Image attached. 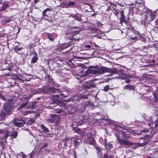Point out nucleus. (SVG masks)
<instances>
[{
  "mask_svg": "<svg viewBox=\"0 0 158 158\" xmlns=\"http://www.w3.org/2000/svg\"><path fill=\"white\" fill-rule=\"evenodd\" d=\"M89 71L94 74H101L104 73H111L112 70L111 69L106 67L102 66L100 68H97L96 66H91Z\"/></svg>",
  "mask_w": 158,
  "mask_h": 158,
  "instance_id": "nucleus-1",
  "label": "nucleus"
},
{
  "mask_svg": "<svg viewBox=\"0 0 158 158\" xmlns=\"http://www.w3.org/2000/svg\"><path fill=\"white\" fill-rule=\"evenodd\" d=\"M130 77V75L126 74L124 71L123 69H119V78L125 80V82L128 83L130 82L131 80L129 79Z\"/></svg>",
  "mask_w": 158,
  "mask_h": 158,
  "instance_id": "nucleus-2",
  "label": "nucleus"
},
{
  "mask_svg": "<svg viewBox=\"0 0 158 158\" xmlns=\"http://www.w3.org/2000/svg\"><path fill=\"white\" fill-rule=\"evenodd\" d=\"M119 6L122 7V8H120V9L121 10L120 11V15L121 16L120 17V23L121 24L124 23L125 25H126L127 24V22L126 21V18L124 14L123 11V10L125 9L126 7V4L124 2H123L122 4L119 3Z\"/></svg>",
  "mask_w": 158,
  "mask_h": 158,
  "instance_id": "nucleus-3",
  "label": "nucleus"
},
{
  "mask_svg": "<svg viewBox=\"0 0 158 158\" xmlns=\"http://www.w3.org/2000/svg\"><path fill=\"white\" fill-rule=\"evenodd\" d=\"M155 16L154 13L152 12L150 13L148 15H146L144 18L145 22L148 23L152 21L154 19Z\"/></svg>",
  "mask_w": 158,
  "mask_h": 158,
  "instance_id": "nucleus-4",
  "label": "nucleus"
},
{
  "mask_svg": "<svg viewBox=\"0 0 158 158\" xmlns=\"http://www.w3.org/2000/svg\"><path fill=\"white\" fill-rule=\"evenodd\" d=\"M119 143L122 145L127 146L133 145V143L127 139H119Z\"/></svg>",
  "mask_w": 158,
  "mask_h": 158,
  "instance_id": "nucleus-5",
  "label": "nucleus"
},
{
  "mask_svg": "<svg viewBox=\"0 0 158 158\" xmlns=\"http://www.w3.org/2000/svg\"><path fill=\"white\" fill-rule=\"evenodd\" d=\"M3 109L7 114H10L12 112L11 105L10 104H5L4 106Z\"/></svg>",
  "mask_w": 158,
  "mask_h": 158,
  "instance_id": "nucleus-6",
  "label": "nucleus"
},
{
  "mask_svg": "<svg viewBox=\"0 0 158 158\" xmlns=\"http://www.w3.org/2000/svg\"><path fill=\"white\" fill-rule=\"evenodd\" d=\"M104 145L107 151H109L110 149L113 147L112 145L110 143L106 142V139H104Z\"/></svg>",
  "mask_w": 158,
  "mask_h": 158,
  "instance_id": "nucleus-7",
  "label": "nucleus"
},
{
  "mask_svg": "<svg viewBox=\"0 0 158 158\" xmlns=\"http://www.w3.org/2000/svg\"><path fill=\"white\" fill-rule=\"evenodd\" d=\"M58 118V116L56 114H54L52 118L48 119L47 121L50 123H52L55 122Z\"/></svg>",
  "mask_w": 158,
  "mask_h": 158,
  "instance_id": "nucleus-8",
  "label": "nucleus"
},
{
  "mask_svg": "<svg viewBox=\"0 0 158 158\" xmlns=\"http://www.w3.org/2000/svg\"><path fill=\"white\" fill-rule=\"evenodd\" d=\"M151 137V135H149L146 134L144 135L143 137H141L140 138V139H143L144 140H146V141L145 142V144H147L148 143V142L150 139V138Z\"/></svg>",
  "mask_w": 158,
  "mask_h": 158,
  "instance_id": "nucleus-9",
  "label": "nucleus"
},
{
  "mask_svg": "<svg viewBox=\"0 0 158 158\" xmlns=\"http://www.w3.org/2000/svg\"><path fill=\"white\" fill-rule=\"evenodd\" d=\"M135 34L136 35V36L134 37H130V40H138V38H139V39L141 38V35L138 31H136L135 33Z\"/></svg>",
  "mask_w": 158,
  "mask_h": 158,
  "instance_id": "nucleus-10",
  "label": "nucleus"
},
{
  "mask_svg": "<svg viewBox=\"0 0 158 158\" xmlns=\"http://www.w3.org/2000/svg\"><path fill=\"white\" fill-rule=\"evenodd\" d=\"M15 125V126L18 127H20L22 126H24V125H26V124L24 123V122H21L20 121H15L14 123Z\"/></svg>",
  "mask_w": 158,
  "mask_h": 158,
  "instance_id": "nucleus-11",
  "label": "nucleus"
},
{
  "mask_svg": "<svg viewBox=\"0 0 158 158\" xmlns=\"http://www.w3.org/2000/svg\"><path fill=\"white\" fill-rule=\"evenodd\" d=\"M41 127L42 130L44 131V132L45 133H46L50 135L51 134V132L48 129V128L46 127L44 125H41Z\"/></svg>",
  "mask_w": 158,
  "mask_h": 158,
  "instance_id": "nucleus-12",
  "label": "nucleus"
},
{
  "mask_svg": "<svg viewBox=\"0 0 158 158\" xmlns=\"http://www.w3.org/2000/svg\"><path fill=\"white\" fill-rule=\"evenodd\" d=\"M0 133L5 134L3 138L6 139L9 135V132L8 131H6L5 129L0 130Z\"/></svg>",
  "mask_w": 158,
  "mask_h": 158,
  "instance_id": "nucleus-13",
  "label": "nucleus"
},
{
  "mask_svg": "<svg viewBox=\"0 0 158 158\" xmlns=\"http://www.w3.org/2000/svg\"><path fill=\"white\" fill-rule=\"evenodd\" d=\"M150 131L151 135H152L155 133V131L153 130V129H143L142 130V132L144 133H147L149 131Z\"/></svg>",
  "mask_w": 158,
  "mask_h": 158,
  "instance_id": "nucleus-14",
  "label": "nucleus"
},
{
  "mask_svg": "<svg viewBox=\"0 0 158 158\" xmlns=\"http://www.w3.org/2000/svg\"><path fill=\"white\" fill-rule=\"evenodd\" d=\"M145 3L144 2V1H142L141 2H138L136 1L135 2V4L133 3H130L129 4H128V5L131 6H133L135 4V6H136L137 7H138L139 6L140 4H144Z\"/></svg>",
  "mask_w": 158,
  "mask_h": 158,
  "instance_id": "nucleus-15",
  "label": "nucleus"
},
{
  "mask_svg": "<svg viewBox=\"0 0 158 158\" xmlns=\"http://www.w3.org/2000/svg\"><path fill=\"white\" fill-rule=\"evenodd\" d=\"M124 89H129L130 90H134V87L133 85L131 84H127L124 86Z\"/></svg>",
  "mask_w": 158,
  "mask_h": 158,
  "instance_id": "nucleus-16",
  "label": "nucleus"
},
{
  "mask_svg": "<svg viewBox=\"0 0 158 158\" xmlns=\"http://www.w3.org/2000/svg\"><path fill=\"white\" fill-rule=\"evenodd\" d=\"M152 12V10H151L146 7L144 8L143 12L144 14H146V15H148Z\"/></svg>",
  "mask_w": 158,
  "mask_h": 158,
  "instance_id": "nucleus-17",
  "label": "nucleus"
},
{
  "mask_svg": "<svg viewBox=\"0 0 158 158\" xmlns=\"http://www.w3.org/2000/svg\"><path fill=\"white\" fill-rule=\"evenodd\" d=\"M8 6L7 3H5L3 4L2 7L0 9V11H3Z\"/></svg>",
  "mask_w": 158,
  "mask_h": 158,
  "instance_id": "nucleus-18",
  "label": "nucleus"
},
{
  "mask_svg": "<svg viewBox=\"0 0 158 158\" xmlns=\"http://www.w3.org/2000/svg\"><path fill=\"white\" fill-rule=\"evenodd\" d=\"M47 35L48 36V38L50 40L53 41L54 40V36L51 34L47 33Z\"/></svg>",
  "mask_w": 158,
  "mask_h": 158,
  "instance_id": "nucleus-19",
  "label": "nucleus"
},
{
  "mask_svg": "<svg viewBox=\"0 0 158 158\" xmlns=\"http://www.w3.org/2000/svg\"><path fill=\"white\" fill-rule=\"evenodd\" d=\"M134 144V146L133 147L135 148H136L142 146H143V143H135L134 144Z\"/></svg>",
  "mask_w": 158,
  "mask_h": 158,
  "instance_id": "nucleus-20",
  "label": "nucleus"
},
{
  "mask_svg": "<svg viewBox=\"0 0 158 158\" xmlns=\"http://www.w3.org/2000/svg\"><path fill=\"white\" fill-rule=\"evenodd\" d=\"M38 59V58L37 56V53H35V56L33 57L32 60L31 61V63H35Z\"/></svg>",
  "mask_w": 158,
  "mask_h": 158,
  "instance_id": "nucleus-21",
  "label": "nucleus"
},
{
  "mask_svg": "<svg viewBox=\"0 0 158 158\" xmlns=\"http://www.w3.org/2000/svg\"><path fill=\"white\" fill-rule=\"evenodd\" d=\"M103 158H113V156L111 155H109L107 153H105L104 154Z\"/></svg>",
  "mask_w": 158,
  "mask_h": 158,
  "instance_id": "nucleus-22",
  "label": "nucleus"
},
{
  "mask_svg": "<svg viewBox=\"0 0 158 158\" xmlns=\"http://www.w3.org/2000/svg\"><path fill=\"white\" fill-rule=\"evenodd\" d=\"M154 98V101L155 102H157L158 101V98L157 97V94L156 93H154L153 94Z\"/></svg>",
  "mask_w": 158,
  "mask_h": 158,
  "instance_id": "nucleus-23",
  "label": "nucleus"
},
{
  "mask_svg": "<svg viewBox=\"0 0 158 158\" xmlns=\"http://www.w3.org/2000/svg\"><path fill=\"white\" fill-rule=\"evenodd\" d=\"M121 31V34L120 35V36L121 39L125 38L126 36V34L124 32H123L121 30H120Z\"/></svg>",
  "mask_w": 158,
  "mask_h": 158,
  "instance_id": "nucleus-24",
  "label": "nucleus"
},
{
  "mask_svg": "<svg viewBox=\"0 0 158 158\" xmlns=\"http://www.w3.org/2000/svg\"><path fill=\"white\" fill-rule=\"evenodd\" d=\"M79 141L74 140V145L75 147H77L79 145Z\"/></svg>",
  "mask_w": 158,
  "mask_h": 158,
  "instance_id": "nucleus-25",
  "label": "nucleus"
},
{
  "mask_svg": "<svg viewBox=\"0 0 158 158\" xmlns=\"http://www.w3.org/2000/svg\"><path fill=\"white\" fill-rule=\"evenodd\" d=\"M28 104L27 101L26 102L23 103L19 106V108H22L24 107L25 106H26Z\"/></svg>",
  "mask_w": 158,
  "mask_h": 158,
  "instance_id": "nucleus-26",
  "label": "nucleus"
},
{
  "mask_svg": "<svg viewBox=\"0 0 158 158\" xmlns=\"http://www.w3.org/2000/svg\"><path fill=\"white\" fill-rule=\"evenodd\" d=\"M75 5V3L73 1H70L69 2L68 6H71Z\"/></svg>",
  "mask_w": 158,
  "mask_h": 158,
  "instance_id": "nucleus-27",
  "label": "nucleus"
},
{
  "mask_svg": "<svg viewBox=\"0 0 158 158\" xmlns=\"http://www.w3.org/2000/svg\"><path fill=\"white\" fill-rule=\"evenodd\" d=\"M89 140H90L89 144H90L93 145L94 143V140L93 138H89Z\"/></svg>",
  "mask_w": 158,
  "mask_h": 158,
  "instance_id": "nucleus-28",
  "label": "nucleus"
},
{
  "mask_svg": "<svg viewBox=\"0 0 158 158\" xmlns=\"http://www.w3.org/2000/svg\"><path fill=\"white\" fill-rule=\"evenodd\" d=\"M119 134H121L122 135V134H123V135L124 137L125 138L127 137V136L126 135V134L125 133V132H123L122 131H120L119 130Z\"/></svg>",
  "mask_w": 158,
  "mask_h": 158,
  "instance_id": "nucleus-29",
  "label": "nucleus"
},
{
  "mask_svg": "<svg viewBox=\"0 0 158 158\" xmlns=\"http://www.w3.org/2000/svg\"><path fill=\"white\" fill-rule=\"evenodd\" d=\"M110 89V86L109 85L105 86L104 89V90L106 91H107Z\"/></svg>",
  "mask_w": 158,
  "mask_h": 158,
  "instance_id": "nucleus-30",
  "label": "nucleus"
},
{
  "mask_svg": "<svg viewBox=\"0 0 158 158\" xmlns=\"http://www.w3.org/2000/svg\"><path fill=\"white\" fill-rule=\"evenodd\" d=\"M18 133L17 132H14L12 133L11 134L13 138H15L17 136Z\"/></svg>",
  "mask_w": 158,
  "mask_h": 158,
  "instance_id": "nucleus-31",
  "label": "nucleus"
},
{
  "mask_svg": "<svg viewBox=\"0 0 158 158\" xmlns=\"http://www.w3.org/2000/svg\"><path fill=\"white\" fill-rule=\"evenodd\" d=\"M75 19L79 21H81V18L80 16H76L75 18Z\"/></svg>",
  "mask_w": 158,
  "mask_h": 158,
  "instance_id": "nucleus-32",
  "label": "nucleus"
},
{
  "mask_svg": "<svg viewBox=\"0 0 158 158\" xmlns=\"http://www.w3.org/2000/svg\"><path fill=\"white\" fill-rule=\"evenodd\" d=\"M22 49H23V48H22V47L18 48L17 47H15L14 48V49L15 50L18 51H20Z\"/></svg>",
  "mask_w": 158,
  "mask_h": 158,
  "instance_id": "nucleus-33",
  "label": "nucleus"
},
{
  "mask_svg": "<svg viewBox=\"0 0 158 158\" xmlns=\"http://www.w3.org/2000/svg\"><path fill=\"white\" fill-rule=\"evenodd\" d=\"M5 21L6 23H9L11 21V19L9 18L6 17L5 19Z\"/></svg>",
  "mask_w": 158,
  "mask_h": 158,
  "instance_id": "nucleus-34",
  "label": "nucleus"
},
{
  "mask_svg": "<svg viewBox=\"0 0 158 158\" xmlns=\"http://www.w3.org/2000/svg\"><path fill=\"white\" fill-rule=\"evenodd\" d=\"M43 16L44 17L46 16H48V15L46 14V11L45 10H44L43 12Z\"/></svg>",
  "mask_w": 158,
  "mask_h": 158,
  "instance_id": "nucleus-35",
  "label": "nucleus"
},
{
  "mask_svg": "<svg viewBox=\"0 0 158 158\" xmlns=\"http://www.w3.org/2000/svg\"><path fill=\"white\" fill-rule=\"evenodd\" d=\"M34 122V121L32 120H30L28 121V123L30 125H31Z\"/></svg>",
  "mask_w": 158,
  "mask_h": 158,
  "instance_id": "nucleus-36",
  "label": "nucleus"
},
{
  "mask_svg": "<svg viewBox=\"0 0 158 158\" xmlns=\"http://www.w3.org/2000/svg\"><path fill=\"white\" fill-rule=\"evenodd\" d=\"M21 156L23 158H26V155L24 154L23 152H21Z\"/></svg>",
  "mask_w": 158,
  "mask_h": 158,
  "instance_id": "nucleus-37",
  "label": "nucleus"
},
{
  "mask_svg": "<svg viewBox=\"0 0 158 158\" xmlns=\"http://www.w3.org/2000/svg\"><path fill=\"white\" fill-rule=\"evenodd\" d=\"M0 98L4 100H6L5 97L3 96L1 94H0Z\"/></svg>",
  "mask_w": 158,
  "mask_h": 158,
  "instance_id": "nucleus-38",
  "label": "nucleus"
},
{
  "mask_svg": "<svg viewBox=\"0 0 158 158\" xmlns=\"http://www.w3.org/2000/svg\"><path fill=\"white\" fill-rule=\"evenodd\" d=\"M158 126V120H155V127L156 128Z\"/></svg>",
  "mask_w": 158,
  "mask_h": 158,
  "instance_id": "nucleus-39",
  "label": "nucleus"
},
{
  "mask_svg": "<svg viewBox=\"0 0 158 158\" xmlns=\"http://www.w3.org/2000/svg\"><path fill=\"white\" fill-rule=\"evenodd\" d=\"M114 130H117V131H118V126L117 125H114Z\"/></svg>",
  "mask_w": 158,
  "mask_h": 158,
  "instance_id": "nucleus-40",
  "label": "nucleus"
},
{
  "mask_svg": "<svg viewBox=\"0 0 158 158\" xmlns=\"http://www.w3.org/2000/svg\"><path fill=\"white\" fill-rule=\"evenodd\" d=\"M90 46L89 44H87L85 45V48H90Z\"/></svg>",
  "mask_w": 158,
  "mask_h": 158,
  "instance_id": "nucleus-41",
  "label": "nucleus"
},
{
  "mask_svg": "<svg viewBox=\"0 0 158 158\" xmlns=\"http://www.w3.org/2000/svg\"><path fill=\"white\" fill-rule=\"evenodd\" d=\"M44 10H45L46 12L47 11H50L52 10L51 9L49 8H47L46 9Z\"/></svg>",
  "mask_w": 158,
  "mask_h": 158,
  "instance_id": "nucleus-42",
  "label": "nucleus"
},
{
  "mask_svg": "<svg viewBox=\"0 0 158 158\" xmlns=\"http://www.w3.org/2000/svg\"><path fill=\"white\" fill-rule=\"evenodd\" d=\"M95 148H96V149L98 151V152H99L100 151V148L98 147H96Z\"/></svg>",
  "mask_w": 158,
  "mask_h": 158,
  "instance_id": "nucleus-43",
  "label": "nucleus"
},
{
  "mask_svg": "<svg viewBox=\"0 0 158 158\" xmlns=\"http://www.w3.org/2000/svg\"><path fill=\"white\" fill-rule=\"evenodd\" d=\"M119 68L121 67H122L123 68L126 69V68L124 66H122V65H120V64H119Z\"/></svg>",
  "mask_w": 158,
  "mask_h": 158,
  "instance_id": "nucleus-44",
  "label": "nucleus"
},
{
  "mask_svg": "<svg viewBox=\"0 0 158 158\" xmlns=\"http://www.w3.org/2000/svg\"><path fill=\"white\" fill-rule=\"evenodd\" d=\"M115 135L116 136V137H117V139L118 140V135L117 134H116V133L115 134Z\"/></svg>",
  "mask_w": 158,
  "mask_h": 158,
  "instance_id": "nucleus-45",
  "label": "nucleus"
},
{
  "mask_svg": "<svg viewBox=\"0 0 158 158\" xmlns=\"http://www.w3.org/2000/svg\"><path fill=\"white\" fill-rule=\"evenodd\" d=\"M39 1V0H35L34 2L35 3H37Z\"/></svg>",
  "mask_w": 158,
  "mask_h": 158,
  "instance_id": "nucleus-46",
  "label": "nucleus"
},
{
  "mask_svg": "<svg viewBox=\"0 0 158 158\" xmlns=\"http://www.w3.org/2000/svg\"><path fill=\"white\" fill-rule=\"evenodd\" d=\"M29 158H31L33 156L32 154H29Z\"/></svg>",
  "mask_w": 158,
  "mask_h": 158,
  "instance_id": "nucleus-47",
  "label": "nucleus"
},
{
  "mask_svg": "<svg viewBox=\"0 0 158 158\" xmlns=\"http://www.w3.org/2000/svg\"><path fill=\"white\" fill-rule=\"evenodd\" d=\"M47 145V143L45 144L43 146V148H44L46 147Z\"/></svg>",
  "mask_w": 158,
  "mask_h": 158,
  "instance_id": "nucleus-48",
  "label": "nucleus"
},
{
  "mask_svg": "<svg viewBox=\"0 0 158 158\" xmlns=\"http://www.w3.org/2000/svg\"><path fill=\"white\" fill-rule=\"evenodd\" d=\"M81 121V123H78V125H81V124H83V121Z\"/></svg>",
  "mask_w": 158,
  "mask_h": 158,
  "instance_id": "nucleus-49",
  "label": "nucleus"
},
{
  "mask_svg": "<svg viewBox=\"0 0 158 158\" xmlns=\"http://www.w3.org/2000/svg\"><path fill=\"white\" fill-rule=\"evenodd\" d=\"M2 115H3V116H5L6 115V114L5 113H4V112H3L2 113Z\"/></svg>",
  "mask_w": 158,
  "mask_h": 158,
  "instance_id": "nucleus-50",
  "label": "nucleus"
},
{
  "mask_svg": "<svg viewBox=\"0 0 158 158\" xmlns=\"http://www.w3.org/2000/svg\"><path fill=\"white\" fill-rule=\"evenodd\" d=\"M100 26H101V24H100H100H98V27H100Z\"/></svg>",
  "mask_w": 158,
  "mask_h": 158,
  "instance_id": "nucleus-51",
  "label": "nucleus"
},
{
  "mask_svg": "<svg viewBox=\"0 0 158 158\" xmlns=\"http://www.w3.org/2000/svg\"><path fill=\"white\" fill-rule=\"evenodd\" d=\"M119 128H122V127H121V126L120 125H119Z\"/></svg>",
  "mask_w": 158,
  "mask_h": 158,
  "instance_id": "nucleus-52",
  "label": "nucleus"
}]
</instances>
